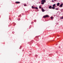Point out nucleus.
<instances>
[{
    "mask_svg": "<svg viewBox=\"0 0 63 63\" xmlns=\"http://www.w3.org/2000/svg\"><path fill=\"white\" fill-rule=\"evenodd\" d=\"M46 1L45 0H41V4H44L45 2H46Z\"/></svg>",
    "mask_w": 63,
    "mask_h": 63,
    "instance_id": "f257e3e1",
    "label": "nucleus"
},
{
    "mask_svg": "<svg viewBox=\"0 0 63 63\" xmlns=\"http://www.w3.org/2000/svg\"><path fill=\"white\" fill-rule=\"evenodd\" d=\"M48 15H46L43 16V18H46V17H48Z\"/></svg>",
    "mask_w": 63,
    "mask_h": 63,
    "instance_id": "f03ea898",
    "label": "nucleus"
},
{
    "mask_svg": "<svg viewBox=\"0 0 63 63\" xmlns=\"http://www.w3.org/2000/svg\"><path fill=\"white\" fill-rule=\"evenodd\" d=\"M62 6H63V3H62L59 6L60 7H62Z\"/></svg>",
    "mask_w": 63,
    "mask_h": 63,
    "instance_id": "7ed1b4c3",
    "label": "nucleus"
},
{
    "mask_svg": "<svg viewBox=\"0 0 63 63\" xmlns=\"http://www.w3.org/2000/svg\"><path fill=\"white\" fill-rule=\"evenodd\" d=\"M41 9H42V11L43 12H45V10H44L43 9V8H41Z\"/></svg>",
    "mask_w": 63,
    "mask_h": 63,
    "instance_id": "20e7f679",
    "label": "nucleus"
},
{
    "mask_svg": "<svg viewBox=\"0 0 63 63\" xmlns=\"http://www.w3.org/2000/svg\"><path fill=\"white\" fill-rule=\"evenodd\" d=\"M16 4H19L20 2L18 1H16Z\"/></svg>",
    "mask_w": 63,
    "mask_h": 63,
    "instance_id": "39448f33",
    "label": "nucleus"
},
{
    "mask_svg": "<svg viewBox=\"0 0 63 63\" xmlns=\"http://www.w3.org/2000/svg\"><path fill=\"white\" fill-rule=\"evenodd\" d=\"M49 9H51V6H50L48 7Z\"/></svg>",
    "mask_w": 63,
    "mask_h": 63,
    "instance_id": "423d86ee",
    "label": "nucleus"
},
{
    "mask_svg": "<svg viewBox=\"0 0 63 63\" xmlns=\"http://www.w3.org/2000/svg\"><path fill=\"white\" fill-rule=\"evenodd\" d=\"M57 6H59V3H57Z\"/></svg>",
    "mask_w": 63,
    "mask_h": 63,
    "instance_id": "0eeeda50",
    "label": "nucleus"
},
{
    "mask_svg": "<svg viewBox=\"0 0 63 63\" xmlns=\"http://www.w3.org/2000/svg\"><path fill=\"white\" fill-rule=\"evenodd\" d=\"M55 4H53V7H54V6H55Z\"/></svg>",
    "mask_w": 63,
    "mask_h": 63,
    "instance_id": "6e6552de",
    "label": "nucleus"
},
{
    "mask_svg": "<svg viewBox=\"0 0 63 63\" xmlns=\"http://www.w3.org/2000/svg\"><path fill=\"white\" fill-rule=\"evenodd\" d=\"M52 9H55V8L54 7H52Z\"/></svg>",
    "mask_w": 63,
    "mask_h": 63,
    "instance_id": "1a4fd4ad",
    "label": "nucleus"
},
{
    "mask_svg": "<svg viewBox=\"0 0 63 63\" xmlns=\"http://www.w3.org/2000/svg\"><path fill=\"white\" fill-rule=\"evenodd\" d=\"M35 9H38V8H37V7H35Z\"/></svg>",
    "mask_w": 63,
    "mask_h": 63,
    "instance_id": "9d476101",
    "label": "nucleus"
},
{
    "mask_svg": "<svg viewBox=\"0 0 63 63\" xmlns=\"http://www.w3.org/2000/svg\"><path fill=\"white\" fill-rule=\"evenodd\" d=\"M63 17H61L60 19H63Z\"/></svg>",
    "mask_w": 63,
    "mask_h": 63,
    "instance_id": "9b49d317",
    "label": "nucleus"
},
{
    "mask_svg": "<svg viewBox=\"0 0 63 63\" xmlns=\"http://www.w3.org/2000/svg\"><path fill=\"white\" fill-rule=\"evenodd\" d=\"M51 18V19H53V17H50Z\"/></svg>",
    "mask_w": 63,
    "mask_h": 63,
    "instance_id": "f8f14e48",
    "label": "nucleus"
},
{
    "mask_svg": "<svg viewBox=\"0 0 63 63\" xmlns=\"http://www.w3.org/2000/svg\"><path fill=\"white\" fill-rule=\"evenodd\" d=\"M39 8H42V7L41 6H39Z\"/></svg>",
    "mask_w": 63,
    "mask_h": 63,
    "instance_id": "ddd939ff",
    "label": "nucleus"
},
{
    "mask_svg": "<svg viewBox=\"0 0 63 63\" xmlns=\"http://www.w3.org/2000/svg\"><path fill=\"white\" fill-rule=\"evenodd\" d=\"M55 9L56 10H58V8H55Z\"/></svg>",
    "mask_w": 63,
    "mask_h": 63,
    "instance_id": "4468645a",
    "label": "nucleus"
},
{
    "mask_svg": "<svg viewBox=\"0 0 63 63\" xmlns=\"http://www.w3.org/2000/svg\"><path fill=\"white\" fill-rule=\"evenodd\" d=\"M24 6H26V4H25L24 5Z\"/></svg>",
    "mask_w": 63,
    "mask_h": 63,
    "instance_id": "2eb2a0df",
    "label": "nucleus"
},
{
    "mask_svg": "<svg viewBox=\"0 0 63 63\" xmlns=\"http://www.w3.org/2000/svg\"><path fill=\"white\" fill-rule=\"evenodd\" d=\"M32 9H33V8H34V7H33V6H32Z\"/></svg>",
    "mask_w": 63,
    "mask_h": 63,
    "instance_id": "dca6fc26",
    "label": "nucleus"
},
{
    "mask_svg": "<svg viewBox=\"0 0 63 63\" xmlns=\"http://www.w3.org/2000/svg\"><path fill=\"white\" fill-rule=\"evenodd\" d=\"M52 2H54V1L53 0H52Z\"/></svg>",
    "mask_w": 63,
    "mask_h": 63,
    "instance_id": "f3484780",
    "label": "nucleus"
},
{
    "mask_svg": "<svg viewBox=\"0 0 63 63\" xmlns=\"http://www.w3.org/2000/svg\"><path fill=\"white\" fill-rule=\"evenodd\" d=\"M33 9H35V7H33Z\"/></svg>",
    "mask_w": 63,
    "mask_h": 63,
    "instance_id": "a211bd4d",
    "label": "nucleus"
},
{
    "mask_svg": "<svg viewBox=\"0 0 63 63\" xmlns=\"http://www.w3.org/2000/svg\"><path fill=\"white\" fill-rule=\"evenodd\" d=\"M19 19H18V20H19Z\"/></svg>",
    "mask_w": 63,
    "mask_h": 63,
    "instance_id": "6ab92c4d",
    "label": "nucleus"
},
{
    "mask_svg": "<svg viewBox=\"0 0 63 63\" xmlns=\"http://www.w3.org/2000/svg\"><path fill=\"white\" fill-rule=\"evenodd\" d=\"M34 22H36V20H34Z\"/></svg>",
    "mask_w": 63,
    "mask_h": 63,
    "instance_id": "aec40b11",
    "label": "nucleus"
},
{
    "mask_svg": "<svg viewBox=\"0 0 63 63\" xmlns=\"http://www.w3.org/2000/svg\"><path fill=\"white\" fill-rule=\"evenodd\" d=\"M56 1V0H54V1Z\"/></svg>",
    "mask_w": 63,
    "mask_h": 63,
    "instance_id": "412c9836",
    "label": "nucleus"
},
{
    "mask_svg": "<svg viewBox=\"0 0 63 63\" xmlns=\"http://www.w3.org/2000/svg\"><path fill=\"white\" fill-rule=\"evenodd\" d=\"M58 36H59L58 35Z\"/></svg>",
    "mask_w": 63,
    "mask_h": 63,
    "instance_id": "4be33fe9",
    "label": "nucleus"
}]
</instances>
